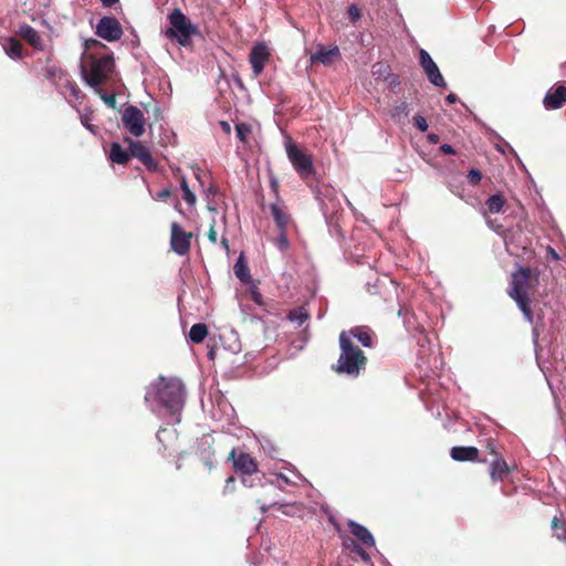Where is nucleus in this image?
<instances>
[{"instance_id": "55", "label": "nucleus", "mask_w": 566, "mask_h": 566, "mask_svg": "<svg viewBox=\"0 0 566 566\" xmlns=\"http://www.w3.org/2000/svg\"><path fill=\"white\" fill-rule=\"evenodd\" d=\"M149 400V397L148 395L145 396V401H148Z\"/></svg>"}, {"instance_id": "44", "label": "nucleus", "mask_w": 566, "mask_h": 566, "mask_svg": "<svg viewBox=\"0 0 566 566\" xmlns=\"http://www.w3.org/2000/svg\"><path fill=\"white\" fill-rule=\"evenodd\" d=\"M170 196H171V190L169 188H165L157 193V198L163 201H166Z\"/></svg>"}, {"instance_id": "41", "label": "nucleus", "mask_w": 566, "mask_h": 566, "mask_svg": "<svg viewBox=\"0 0 566 566\" xmlns=\"http://www.w3.org/2000/svg\"><path fill=\"white\" fill-rule=\"evenodd\" d=\"M486 449L489 453L491 454L492 459L502 457L501 452L497 450V443L494 440H489L486 443Z\"/></svg>"}, {"instance_id": "17", "label": "nucleus", "mask_w": 566, "mask_h": 566, "mask_svg": "<svg viewBox=\"0 0 566 566\" xmlns=\"http://www.w3.org/2000/svg\"><path fill=\"white\" fill-rule=\"evenodd\" d=\"M271 216L279 230L287 229L291 222V216L286 212L283 201H275L270 205Z\"/></svg>"}, {"instance_id": "16", "label": "nucleus", "mask_w": 566, "mask_h": 566, "mask_svg": "<svg viewBox=\"0 0 566 566\" xmlns=\"http://www.w3.org/2000/svg\"><path fill=\"white\" fill-rule=\"evenodd\" d=\"M480 461L488 462L486 459ZM489 463L490 476L493 482L503 481L504 478L512 471L503 457L493 458L489 461Z\"/></svg>"}, {"instance_id": "52", "label": "nucleus", "mask_w": 566, "mask_h": 566, "mask_svg": "<svg viewBox=\"0 0 566 566\" xmlns=\"http://www.w3.org/2000/svg\"><path fill=\"white\" fill-rule=\"evenodd\" d=\"M446 99H447V102H448L449 104H453V103H455V102H457V99H458V98H457V95H455V94L451 93V94H449V95L447 96V98H446Z\"/></svg>"}, {"instance_id": "29", "label": "nucleus", "mask_w": 566, "mask_h": 566, "mask_svg": "<svg viewBox=\"0 0 566 566\" xmlns=\"http://www.w3.org/2000/svg\"><path fill=\"white\" fill-rule=\"evenodd\" d=\"M504 203H505V199L500 193L492 195L486 200V207H488V210L490 213H499L503 209Z\"/></svg>"}, {"instance_id": "53", "label": "nucleus", "mask_w": 566, "mask_h": 566, "mask_svg": "<svg viewBox=\"0 0 566 566\" xmlns=\"http://www.w3.org/2000/svg\"><path fill=\"white\" fill-rule=\"evenodd\" d=\"M398 108H399V109H401V111H406V108H407V104H406V103H402Z\"/></svg>"}, {"instance_id": "13", "label": "nucleus", "mask_w": 566, "mask_h": 566, "mask_svg": "<svg viewBox=\"0 0 566 566\" xmlns=\"http://www.w3.org/2000/svg\"><path fill=\"white\" fill-rule=\"evenodd\" d=\"M270 56L271 54L265 43L259 42L253 45L249 54V62L252 66L254 77H258L263 72Z\"/></svg>"}, {"instance_id": "4", "label": "nucleus", "mask_w": 566, "mask_h": 566, "mask_svg": "<svg viewBox=\"0 0 566 566\" xmlns=\"http://www.w3.org/2000/svg\"><path fill=\"white\" fill-rule=\"evenodd\" d=\"M115 69L114 57L112 55L87 56V62L82 65V73L85 82L93 88L105 84L112 76Z\"/></svg>"}, {"instance_id": "33", "label": "nucleus", "mask_w": 566, "mask_h": 566, "mask_svg": "<svg viewBox=\"0 0 566 566\" xmlns=\"http://www.w3.org/2000/svg\"><path fill=\"white\" fill-rule=\"evenodd\" d=\"M95 92L101 96V98L105 102V104L112 108L116 106V96L115 94H106L104 90L99 86L94 88Z\"/></svg>"}, {"instance_id": "12", "label": "nucleus", "mask_w": 566, "mask_h": 566, "mask_svg": "<svg viewBox=\"0 0 566 566\" xmlns=\"http://www.w3.org/2000/svg\"><path fill=\"white\" fill-rule=\"evenodd\" d=\"M192 233L186 232L177 222L171 223L170 247L178 255L188 254L191 245Z\"/></svg>"}, {"instance_id": "2", "label": "nucleus", "mask_w": 566, "mask_h": 566, "mask_svg": "<svg viewBox=\"0 0 566 566\" xmlns=\"http://www.w3.org/2000/svg\"><path fill=\"white\" fill-rule=\"evenodd\" d=\"M155 399L165 407L171 416H177L176 422L180 421L179 413L185 405V386L176 378L167 379L159 377L153 385Z\"/></svg>"}, {"instance_id": "26", "label": "nucleus", "mask_w": 566, "mask_h": 566, "mask_svg": "<svg viewBox=\"0 0 566 566\" xmlns=\"http://www.w3.org/2000/svg\"><path fill=\"white\" fill-rule=\"evenodd\" d=\"M6 53L14 60L22 59L23 46L22 43L15 38H10L4 44Z\"/></svg>"}, {"instance_id": "24", "label": "nucleus", "mask_w": 566, "mask_h": 566, "mask_svg": "<svg viewBox=\"0 0 566 566\" xmlns=\"http://www.w3.org/2000/svg\"><path fill=\"white\" fill-rule=\"evenodd\" d=\"M44 76L54 85L64 84L65 78L69 77L65 71L55 65H46L44 67Z\"/></svg>"}, {"instance_id": "6", "label": "nucleus", "mask_w": 566, "mask_h": 566, "mask_svg": "<svg viewBox=\"0 0 566 566\" xmlns=\"http://www.w3.org/2000/svg\"><path fill=\"white\" fill-rule=\"evenodd\" d=\"M228 461H231L233 470L241 474L242 484L253 489L256 476H260L258 461L247 452H238L237 449L229 452Z\"/></svg>"}, {"instance_id": "37", "label": "nucleus", "mask_w": 566, "mask_h": 566, "mask_svg": "<svg viewBox=\"0 0 566 566\" xmlns=\"http://www.w3.org/2000/svg\"><path fill=\"white\" fill-rule=\"evenodd\" d=\"M270 188L275 197V201H281L282 198L280 196V182L274 175L270 176Z\"/></svg>"}, {"instance_id": "8", "label": "nucleus", "mask_w": 566, "mask_h": 566, "mask_svg": "<svg viewBox=\"0 0 566 566\" xmlns=\"http://www.w3.org/2000/svg\"><path fill=\"white\" fill-rule=\"evenodd\" d=\"M285 150L293 168L303 180H306L310 177L315 176V168L313 165V157L311 154L301 149L292 140L286 142Z\"/></svg>"}, {"instance_id": "7", "label": "nucleus", "mask_w": 566, "mask_h": 566, "mask_svg": "<svg viewBox=\"0 0 566 566\" xmlns=\"http://www.w3.org/2000/svg\"><path fill=\"white\" fill-rule=\"evenodd\" d=\"M277 495L276 486L269 482L265 476H256L254 481V488L248 494V500L260 506L262 513L268 512L270 507L279 505V501L275 500Z\"/></svg>"}, {"instance_id": "27", "label": "nucleus", "mask_w": 566, "mask_h": 566, "mask_svg": "<svg viewBox=\"0 0 566 566\" xmlns=\"http://www.w3.org/2000/svg\"><path fill=\"white\" fill-rule=\"evenodd\" d=\"M208 335V327L203 323L193 324L189 331V338L195 344H200Z\"/></svg>"}, {"instance_id": "51", "label": "nucleus", "mask_w": 566, "mask_h": 566, "mask_svg": "<svg viewBox=\"0 0 566 566\" xmlns=\"http://www.w3.org/2000/svg\"><path fill=\"white\" fill-rule=\"evenodd\" d=\"M428 139H429L430 143L437 144L440 138H439V136L437 134H429L428 135Z\"/></svg>"}, {"instance_id": "14", "label": "nucleus", "mask_w": 566, "mask_h": 566, "mask_svg": "<svg viewBox=\"0 0 566 566\" xmlns=\"http://www.w3.org/2000/svg\"><path fill=\"white\" fill-rule=\"evenodd\" d=\"M420 64L424 70L428 80L436 86L446 87V82L441 75L439 67L426 50H420Z\"/></svg>"}, {"instance_id": "20", "label": "nucleus", "mask_w": 566, "mask_h": 566, "mask_svg": "<svg viewBox=\"0 0 566 566\" xmlns=\"http://www.w3.org/2000/svg\"><path fill=\"white\" fill-rule=\"evenodd\" d=\"M19 35L35 50H43V41L40 33L29 24H22Z\"/></svg>"}, {"instance_id": "1", "label": "nucleus", "mask_w": 566, "mask_h": 566, "mask_svg": "<svg viewBox=\"0 0 566 566\" xmlns=\"http://www.w3.org/2000/svg\"><path fill=\"white\" fill-rule=\"evenodd\" d=\"M538 284V271L531 268H520L511 275V282L507 294L513 298L524 317L532 323L533 311L531 308V300L528 292L534 290Z\"/></svg>"}, {"instance_id": "32", "label": "nucleus", "mask_w": 566, "mask_h": 566, "mask_svg": "<svg viewBox=\"0 0 566 566\" xmlns=\"http://www.w3.org/2000/svg\"><path fill=\"white\" fill-rule=\"evenodd\" d=\"M252 129L247 123H239L235 125V134L240 142L247 143Z\"/></svg>"}, {"instance_id": "34", "label": "nucleus", "mask_w": 566, "mask_h": 566, "mask_svg": "<svg viewBox=\"0 0 566 566\" xmlns=\"http://www.w3.org/2000/svg\"><path fill=\"white\" fill-rule=\"evenodd\" d=\"M286 231H287V229L279 230L280 234H279L277 239L275 240V245L281 251H286L290 247Z\"/></svg>"}, {"instance_id": "5", "label": "nucleus", "mask_w": 566, "mask_h": 566, "mask_svg": "<svg viewBox=\"0 0 566 566\" xmlns=\"http://www.w3.org/2000/svg\"><path fill=\"white\" fill-rule=\"evenodd\" d=\"M170 27L165 35L169 40L177 41L182 46L191 43V38L199 33L198 28L182 13L179 8H175L168 15Z\"/></svg>"}, {"instance_id": "23", "label": "nucleus", "mask_w": 566, "mask_h": 566, "mask_svg": "<svg viewBox=\"0 0 566 566\" xmlns=\"http://www.w3.org/2000/svg\"><path fill=\"white\" fill-rule=\"evenodd\" d=\"M339 56V50L337 46L332 49H325L318 46L317 51L312 55V61L321 62L324 65H331L333 61Z\"/></svg>"}, {"instance_id": "54", "label": "nucleus", "mask_w": 566, "mask_h": 566, "mask_svg": "<svg viewBox=\"0 0 566 566\" xmlns=\"http://www.w3.org/2000/svg\"><path fill=\"white\" fill-rule=\"evenodd\" d=\"M234 482V478L233 476H230L228 480H227V483H233Z\"/></svg>"}, {"instance_id": "11", "label": "nucleus", "mask_w": 566, "mask_h": 566, "mask_svg": "<svg viewBox=\"0 0 566 566\" xmlns=\"http://www.w3.org/2000/svg\"><path fill=\"white\" fill-rule=\"evenodd\" d=\"M124 143L130 150V158L138 159L148 170L157 171L158 163L154 159L149 149L140 142L134 140L130 137H125Z\"/></svg>"}, {"instance_id": "39", "label": "nucleus", "mask_w": 566, "mask_h": 566, "mask_svg": "<svg viewBox=\"0 0 566 566\" xmlns=\"http://www.w3.org/2000/svg\"><path fill=\"white\" fill-rule=\"evenodd\" d=\"M481 179H482V174L480 170L473 168L469 171L468 181L470 185L476 186L480 184Z\"/></svg>"}, {"instance_id": "35", "label": "nucleus", "mask_w": 566, "mask_h": 566, "mask_svg": "<svg viewBox=\"0 0 566 566\" xmlns=\"http://www.w3.org/2000/svg\"><path fill=\"white\" fill-rule=\"evenodd\" d=\"M347 15L350 22L356 23L361 18V10L357 4H350L347 9Z\"/></svg>"}, {"instance_id": "19", "label": "nucleus", "mask_w": 566, "mask_h": 566, "mask_svg": "<svg viewBox=\"0 0 566 566\" xmlns=\"http://www.w3.org/2000/svg\"><path fill=\"white\" fill-rule=\"evenodd\" d=\"M450 455L454 461H479V450L475 447H453Z\"/></svg>"}, {"instance_id": "25", "label": "nucleus", "mask_w": 566, "mask_h": 566, "mask_svg": "<svg viewBox=\"0 0 566 566\" xmlns=\"http://www.w3.org/2000/svg\"><path fill=\"white\" fill-rule=\"evenodd\" d=\"M233 271H234V274L235 276L242 282V283H250L251 282V275H250V270H249V266L247 265V262L244 260V256L243 254H241L234 266H233Z\"/></svg>"}, {"instance_id": "15", "label": "nucleus", "mask_w": 566, "mask_h": 566, "mask_svg": "<svg viewBox=\"0 0 566 566\" xmlns=\"http://www.w3.org/2000/svg\"><path fill=\"white\" fill-rule=\"evenodd\" d=\"M566 103V86H553L546 93L543 105L547 111L559 109Z\"/></svg>"}, {"instance_id": "49", "label": "nucleus", "mask_w": 566, "mask_h": 566, "mask_svg": "<svg viewBox=\"0 0 566 566\" xmlns=\"http://www.w3.org/2000/svg\"><path fill=\"white\" fill-rule=\"evenodd\" d=\"M252 300L256 303V304H262V295L260 292H252Z\"/></svg>"}, {"instance_id": "42", "label": "nucleus", "mask_w": 566, "mask_h": 566, "mask_svg": "<svg viewBox=\"0 0 566 566\" xmlns=\"http://www.w3.org/2000/svg\"><path fill=\"white\" fill-rule=\"evenodd\" d=\"M93 48H96V49H105V44H103L101 41L98 40H95V39H90V40H86L85 41V49L86 50H90V49H93Z\"/></svg>"}, {"instance_id": "22", "label": "nucleus", "mask_w": 566, "mask_h": 566, "mask_svg": "<svg viewBox=\"0 0 566 566\" xmlns=\"http://www.w3.org/2000/svg\"><path fill=\"white\" fill-rule=\"evenodd\" d=\"M109 160L113 164L126 165L130 160L129 148L125 150L119 143H112L109 146Z\"/></svg>"}, {"instance_id": "30", "label": "nucleus", "mask_w": 566, "mask_h": 566, "mask_svg": "<svg viewBox=\"0 0 566 566\" xmlns=\"http://www.w3.org/2000/svg\"><path fill=\"white\" fill-rule=\"evenodd\" d=\"M291 322H296L300 326L308 319V313L304 307L291 310L287 314Z\"/></svg>"}, {"instance_id": "31", "label": "nucleus", "mask_w": 566, "mask_h": 566, "mask_svg": "<svg viewBox=\"0 0 566 566\" xmlns=\"http://www.w3.org/2000/svg\"><path fill=\"white\" fill-rule=\"evenodd\" d=\"M180 188L184 192V200L189 205V206H193L196 203V196L195 193L190 190L189 186H188V182H187V179L186 177H181V180H180Z\"/></svg>"}, {"instance_id": "46", "label": "nucleus", "mask_w": 566, "mask_h": 566, "mask_svg": "<svg viewBox=\"0 0 566 566\" xmlns=\"http://www.w3.org/2000/svg\"><path fill=\"white\" fill-rule=\"evenodd\" d=\"M440 150H441V153H443L446 155H454L455 154L454 148L449 144L441 145Z\"/></svg>"}, {"instance_id": "10", "label": "nucleus", "mask_w": 566, "mask_h": 566, "mask_svg": "<svg viewBox=\"0 0 566 566\" xmlns=\"http://www.w3.org/2000/svg\"><path fill=\"white\" fill-rule=\"evenodd\" d=\"M95 34L108 42H115L123 36L124 31L120 22L115 17L105 15L99 19Z\"/></svg>"}, {"instance_id": "38", "label": "nucleus", "mask_w": 566, "mask_h": 566, "mask_svg": "<svg viewBox=\"0 0 566 566\" xmlns=\"http://www.w3.org/2000/svg\"><path fill=\"white\" fill-rule=\"evenodd\" d=\"M63 85L70 90L72 96H74L75 98H80L82 92L75 82L71 81L70 77H67L65 78Z\"/></svg>"}, {"instance_id": "36", "label": "nucleus", "mask_w": 566, "mask_h": 566, "mask_svg": "<svg viewBox=\"0 0 566 566\" xmlns=\"http://www.w3.org/2000/svg\"><path fill=\"white\" fill-rule=\"evenodd\" d=\"M279 511H281L284 515L293 516L296 511H300V507L295 504H283L279 502V505H276Z\"/></svg>"}, {"instance_id": "28", "label": "nucleus", "mask_w": 566, "mask_h": 566, "mask_svg": "<svg viewBox=\"0 0 566 566\" xmlns=\"http://www.w3.org/2000/svg\"><path fill=\"white\" fill-rule=\"evenodd\" d=\"M552 528L555 531L554 536L560 541L566 543V524L562 517L554 516L551 522Z\"/></svg>"}, {"instance_id": "9", "label": "nucleus", "mask_w": 566, "mask_h": 566, "mask_svg": "<svg viewBox=\"0 0 566 566\" xmlns=\"http://www.w3.org/2000/svg\"><path fill=\"white\" fill-rule=\"evenodd\" d=\"M122 124L134 137L138 138L145 134L146 118L144 113L135 105L125 107L122 113Z\"/></svg>"}, {"instance_id": "50", "label": "nucleus", "mask_w": 566, "mask_h": 566, "mask_svg": "<svg viewBox=\"0 0 566 566\" xmlns=\"http://www.w3.org/2000/svg\"><path fill=\"white\" fill-rule=\"evenodd\" d=\"M221 245H222V248H223L227 252H229V250H230V248H229V240H228L226 237H222V238H221Z\"/></svg>"}, {"instance_id": "45", "label": "nucleus", "mask_w": 566, "mask_h": 566, "mask_svg": "<svg viewBox=\"0 0 566 566\" xmlns=\"http://www.w3.org/2000/svg\"><path fill=\"white\" fill-rule=\"evenodd\" d=\"M208 239L212 243L217 242V231L214 229V222L210 226V229L208 231Z\"/></svg>"}, {"instance_id": "40", "label": "nucleus", "mask_w": 566, "mask_h": 566, "mask_svg": "<svg viewBox=\"0 0 566 566\" xmlns=\"http://www.w3.org/2000/svg\"><path fill=\"white\" fill-rule=\"evenodd\" d=\"M413 125L420 130V132H426L428 129V124H427V120L423 116L421 115H416L413 117Z\"/></svg>"}, {"instance_id": "21", "label": "nucleus", "mask_w": 566, "mask_h": 566, "mask_svg": "<svg viewBox=\"0 0 566 566\" xmlns=\"http://www.w3.org/2000/svg\"><path fill=\"white\" fill-rule=\"evenodd\" d=\"M348 528H349L350 533L364 545H366L368 547L375 546V538L365 526H363L354 521H349Z\"/></svg>"}, {"instance_id": "48", "label": "nucleus", "mask_w": 566, "mask_h": 566, "mask_svg": "<svg viewBox=\"0 0 566 566\" xmlns=\"http://www.w3.org/2000/svg\"><path fill=\"white\" fill-rule=\"evenodd\" d=\"M102 4L105 7V8H112L114 7L116 3L119 2V0H101Z\"/></svg>"}, {"instance_id": "18", "label": "nucleus", "mask_w": 566, "mask_h": 566, "mask_svg": "<svg viewBox=\"0 0 566 566\" xmlns=\"http://www.w3.org/2000/svg\"><path fill=\"white\" fill-rule=\"evenodd\" d=\"M342 333L347 334L348 339H357L365 347H373V332L366 326H356Z\"/></svg>"}, {"instance_id": "3", "label": "nucleus", "mask_w": 566, "mask_h": 566, "mask_svg": "<svg viewBox=\"0 0 566 566\" xmlns=\"http://www.w3.org/2000/svg\"><path fill=\"white\" fill-rule=\"evenodd\" d=\"M340 354L333 370L337 374H345L357 377L361 370L366 369L367 357L364 352L352 339L347 338V334H339Z\"/></svg>"}, {"instance_id": "47", "label": "nucleus", "mask_w": 566, "mask_h": 566, "mask_svg": "<svg viewBox=\"0 0 566 566\" xmlns=\"http://www.w3.org/2000/svg\"><path fill=\"white\" fill-rule=\"evenodd\" d=\"M220 127H221V129L223 130L224 134H227V135L231 134V125L228 122L221 120L220 122Z\"/></svg>"}, {"instance_id": "43", "label": "nucleus", "mask_w": 566, "mask_h": 566, "mask_svg": "<svg viewBox=\"0 0 566 566\" xmlns=\"http://www.w3.org/2000/svg\"><path fill=\"white\" fill-rule=\"evenodd\" d=\"M354 552L356 554H358L364 562H366V563L370 562L369 554L363 547L355 545Z\"/></svg>"}]
</instances>
